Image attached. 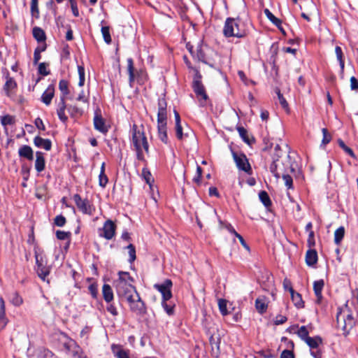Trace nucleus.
Wrapping results in <instances>:
<instances>
[{"label": "nucleus", "instance_id": "26", "mask_svg": "<svg viewBox=\"0 0 358 358\" xmlns=\"http://www.w3.org/2000/svg\"><path fill=\"white\" fill-rule=\"evenodd\" d=\"M102 294L104 300L110 303L113 300V292L111 287L108 284H104L102 287Z\"/></svg>", "mask_w": 358, "mask_h": 358}, {"label": "nucleus", "instance_id": "20", "mask_svg": "<svg viewBox=\"0 0 358 358\" xmlns=\"http://www.w3.org/2000/svg\"><path fill=\"white\" fill-rule=\"evenodd\" d=\"M16 87L17 83L15 81V80L13 78L7 76L6 81L3 85V91L5 92L6 95L8 96H10L12 90L15 89Z\"/></svg>", "mask_w": 358, "mask_h": 358}, {"label": "nucleus", "instance_id": "45", "mask_svg": "<svg viewBox=\"0 0 358 358\" xmlns=\"http://www.w3.org/2000/svg\"><path fill=\"white\" fill-rule=\"evenodd\" d=\"M275 93L278 95L279 102H280V105L282 106V107L285 109H287L288 103H287V101L285 100V99L284 98L283 95L281 94L280 90L278 88L275 89Z\"/></svg>", "mask_w": 358, "mask_h": 358}, {"label": "nucleus", "instance_id": "2", "mask_svg": "<svg viewBox=\"0 0 358 358\" xmlns=\"http://www.w3.org/2000/svg\"><path fill=\"white\" fill-rule=\"evenodd\" d=\"M118 275L119 278L114 281L113 285L119 297L127 299L137 292L131 285L133 279L128 272L120 271Z\"/></svg>", "mask_w": 358, "mask_h": 358}, {"label": "nucleus", "instance_id": "52", "mask_svg": "<svg viewBox=\"0 0 358 358\" xmlns=\"http://www.w3.org/2000/svg\"><path fill=\"white\" fill-rule=\"evenodd\" d=\"M47 64L44 62L40 63L38 65V73L43 76H48L50 74V71L47 69Z\"/></svg>", "mask_w": 358, "mask_h": 358}, {"label": "nucleus", "instance_id": "39", "mask_svg": "<svg viewBox=\"0 0 358 358\" xmlns=\"http://www.w3.org/2000/svg\"><path fill=\"white\" fill-rule=\"evenodd\" d=\"M227 301L225 299H220L218 300V307L222 315H227L229 313L227 310Z\"/></svg>", "mask_w": 358, "mask_h": 358}, {"label": "nucleus", "instance_id": "42", "mask_svg": "<svg viewBox=\"0 0 358 358\" xmlns=\"http://www.w3.org/2000/svg\"><path fill=\"white\" fill-rule=\"evenodd\" d=\"M56 236L59 240H68V245L70 243L71 232L64 231H57Z\"/></svg>", "mask_w": 358, "mask_h": 358}, {"label": "nucleus", "instance_id": "57", "mask_svg": "<svg viewBox=\"0 0 358 358\" xmlns=\"http://www.w3.org/2000/svg\"><path fill=\"white\" fill-rule=\"evenodd\" d=\"M237 131H238V134H239L240 136L243 138V140L245 142L248 143V138L247 136V130L243 127H237Z\"/></svg>", "mask_w": 358, "mask_h": 358}, {"label": "nucleus", "instance_id": "11", "mask_svg": "<svg viewBox=\"0 0 358 358\" xmlns=\"http://www.w3.org/2000/svg\"><path fill=\"white\" fill-rule=\"evenodd\" d=\"M78 208L84 214L92 215L94 212V208L91 205L88 199H83L78 194L73 197Z\"/></svg>", "mask_w": 358, "mask_h": 358}, {"label": "nucleus", "instance_id": "16", "mask_svg": "<svg viewBox=\"0 0 358 358\" xmlns=\"http://www.w3.org/2000/svg\"><path fill=\"white\" fill-rule=\"evenodd\" d=\"M55 94V87L52 85L48 87L41 96V101L46 106H49Z\"/></svg>", "mask_w": 358, "mask_h": 358}, {"label": "nucleus", "instance_id": "37", "mask_svg": "<svg viewBox=\"0 0 358 358\" xmlns=\"http://www.w3.org/2000/svg\"><path fill=\"white\" fill-rule=\"evenodd\" d=\"M59 89L64 98L69 94V83L65 80H61L59 83Z\"/></svg>", "mask_w": 358, "mask_h": 358}, {"label": "nucleus", "instance_id": "1", "mask_svg": "<svg viewBox=\"0 0 358 358\" xmlns=\"http://www.w3.org/2000/svg\"><path fill=\"white\" fill-rule=\"evenodd\" d=\"M131 132L132 136V143L136 151L137 159L138 160L143 161L144 155L143 150H144L146 153H148L149 145L144 133L143 125L138 126L136 124H134L131 127Z\"/></svg>", "mask_w": 358, "mask_h": 358}, {"label": "nucleus", "instance_id": "62", "mask_svg": "<svg viewBox=\"0 0 358 358\" xmlns=\"http://www.w3.org/2000/svg\"><path fill=\"white\" fill-rule=\"evenodd\" d=\"M34 124H35L36 127L38 129L43 130V131H44L45 129V125L43 124V120L40 117H37L35 120Z\"/></svg>", "mask_w": 358, "mask_h": 358}, {"label": "nucleus", "instance_id": "31", "mask_svg": "<svg viewBox=\"0 0 358 358\" xmlns=\"http://www.w3.org/2000/svg\"><path fill=\"white\" fill-rule=\"evenodd\" d=\"M335 53H336L337 59L339 62L341 71L343 73L344 71L345 62H344V59H343V51L340 46H336Z\"/></svg>", "mask_w": 358, "mask_h": 358}, {"label": "nucleus", "instance_id": "23", "mask_svg": "<svg viewBox=\"0 0 358 358\" xmlns=\"http://www.w3.org/2000/svg\"><path fill=\"white\" fill-rule=\"evenodd\" d=\"M20 157L27 159L28 160H32L34 159L33 150L29 145H24L21 146L18 150Z\"/></svg>", "mask_w": 358, "mask_h": 358}, {"label": "nucleus", "instance_id": "30", "mask_svg": "<svg viewBox=\"0 0 358 358\" xmlns=\"http://www.w3.org/2000/svg\"><path fill=\"white\" fill-rule=\"evenodd\" d=\"M33 36L38 42H41L45 40V34L44 31L40 27H34L33 29Z\"/></svg>", "mask_w": 358, "mask_h": 358}, {"label": "nucleus", "instance_id": "54", "mask_svg": "<svg viewBox=\"0 0 358 358\" xmlns=\"http://www.w3.org/2000/svg\"><path fill=\"white\" fill-rule=\"evenodd\" d=\"M282 179L285 182V185L287 187L288 189L292 188L293 180L290 176L288 174L282 175Z\"/></svg>", "mask_w": 358, "mask_h": 358}, {"label": "nucleus", "instance_id": "28", "mask_svg": "<svg viewBox=\"0 0 358 358\" xmlns=\"http://www.w3.org/2000/svg\"><path fill=\"white\" fill-rule=\"evenodd\" d=\"M345 235V228L341 226L338 227L334 232V243L336 245H339Z\"/></svg>", "mask_w": 358, "mask_h": 358}, {"label": "nucleus", "instance_id": "35", "mask_svg": "<svg viewBox=\"0 0 358 358\" xmlns=\"http://www.w3.org/2000/svg\"><path fill=\"white\" fill-rule=\"evenodd\" d=\"M259 198L262 203L266 206L269 207L271 205V201L268 196V194L266 191H261L259 193Z\"/></svg>", "mask_w": 358, "mask_h": 358}, {"label": "nucleus", "instance_id": "10", "mask_svg": "<svg viewBox=\"0 0 358 358\" xmlns=\"http://www.w3.org/2000/svg\"><path fill=\"white\" fill-rule=\"evenodd\" d=\"M232 156L236 165L239 170L243 171L248 174H251L252 169L245 154L232 152Z\"/></svg>", "mask_w": 358, "mask_h": 358}, {"label": "nucleus", "instance_id": "3", "mask_svg": "<svg viewBox=\"0 0 358 358\" xmlns=\"http://www.w3.org/2000/svg\"><path fill=\"white\" fill-rule=\"evenodd\" d=\"M205 320L206 322V335L208 337L212 350L214 351L215 350L218 352L220 350V336L218 333L217 326L211 320L209 321V318H206Z\"/></svg>", "mask_w": 358, "mask_h": 358}, {"label": "nucleus", "instance_id": "18", "mask_svg": "<svg viewBox=\"0 0 358 358\" xmlns=\"http://www.w3.org/2000/svg\"><path fill=\"white\" fill-rule=\"evenodd\" d=\"M324 286L323 280H319L313 282V290L316 296V302L320 303L322 299V291Z\"/></svg>", "mask_w": 358, "mask_h": 358}, {"label": "nucleus", "instance_id": "48", "mask_svg": "<svg viewBox=\"0 0 358 358\" xmlns=\"http://www.w3.org/2000/svg\"><path fill=\"white\" fill-rule=\"evenodd\" d=\"M322 134H323V138H322V144L325 145H327V143H329L331 141V136L328 133V131H327V129L326 128H323L322 129Z\"/></svg>", "mask_w": 358, "mask_h": 358}, {"label": "nucleus", "instance_id": "60", "mask_svg": "<svg viewBox=\"0 0 358 358\" xmlns=\"http://www.w3.org/2000/svg\"><path fill=\"white\" fill-rule=\"evenodd\" d=\"M287 317L281 315H278L275 317L274 320V324L275 325H279L285 323L287 321Z\"/></svg>", "mask_w": 358, "mask_h": 358}, {"label": "nucleus", "instance_id": "44", "mask_svg": "<svg viewBox=\"0 0 358 358\" xmlns=\"http://www.w3.org/2000/svg\"><path fill=\"white\" fill-rule=\"evenodd\" d=\"M78 75H79V82H78V85L80 87H82L85 84V69L83 66H78Z\"/></svg>", "mask_w": 358, "mask_h": 358}, {"label": "nucleus", "instance_id": "58", "mask_svg": "<svg viewBox=\"0 0 358 358\" xmlns=\"http://www.w3.org/2000/svg\"><path fill=\"white\" fill-rule=\"evenodd\" d=\"M162 305L163 308H164L165 311L169 314V315H172L173 313V306L171 304H168L166 303V301H162Z\"/></svg>", "mask_w": 358, "mask_h": 358}, {"label": "nucleus", "instance_id": "50", "mask_svg": "<svg viewBox=\"0 0 358 358\" xmlns=\"http://www.w3.org/2000/svg\"><path fill=\"white\" fill-rule=\"evenodd\" d=\"M31 12L33 16L38 17V1L37 0H31Z\"/></svg>", "mask_w": 358, "mask_h": 358}, {"label": "nucleus", "instance_id": "9", "mask_svg": "<svg viewBox=\"0 0 358 358\" xmlns=\"http://www.w3.org/2000/svg\"><path fill=\"white\" fill-rule=\"evenodd\" d=\"M129 304L130 309L138 315L145 313V308L144 302L141 300L138 293L134 292L132 295L125 299Z\"/></svg>", "mask_w": 358, "mask_h": 358}, {"label": "nucleus", "instance_id": "33", "mask_svg": "<svg viewBox=\"0 0 358 358\" xmlns=\"http://www.w3.org/2000/svg\"><path fill=\"white\" fill-rule=\"evenodd\" d=\"M112 349L117 358H129L128 352L120 346L113 345Z\"/></svg>", "mask_w": 358, "mask_h": 358}, {"label": "nucleus", "instance_id": "64", "mask_svg": "<svg viewBox=\"0 0 358 358\" xmlns=\"http://www.w3.org/2000/svg\"><path fill=\"white\" fill-rule=\"evenodd\" d=\"M280 358H294V357L292 352L288 350H285L281 353Z\"/></svg>", "mask_w": 358, "mask_h": 358}, {"label": "nucleus", "instance_id": "22", "mask_svg": "<svg viewBox=\"0 0 358 358\" xmlns=\"http://www.w3.org/2000/svg\"><path fill=\"white\" fill-rule=\"evenodd\" d=\"M255 308L260 314L265 313L268 308V301L266 297L257 298L255 300Z\"/></svg>", "mask_w": 358, "mask_h": 358}, {"label": "nucleus", "instance_id": "61", "mask_svg": "<svg viewBox=\"0 0 358 358\" xmlns=\"http://www.w3.org/2000/svg\"><path fill=\"white\" fill-rule=\"evenodd\" d=\"M308 245L310 248H313L315 243V238H314V232L313 231H310L308 234V238L307 241Z\"/></svg>", "mask_w": 358, "mask_h": 358}, {"label": "nucleus", "instance_id": "41", "mask_svg": "<svg viewBox=\"0 0 358 358\" xmlns=\"http://www.w3.org/2000/svg\"><path fill=\"white\" fill-rule=\"evenodd\" d=\"M166 126V112L157 113V127Z\"/></svg>", "mask_w": 358, "mask_h": 358}, {"label": "nucleus", "instance_id": "40", "mask_svg": "<svg viewBox=\"0 0 358 358\" xmlns=\"http://www.w3.org/2000/svg\"><path fill=\"white\" fill-rule=\"evenodd\" d=\"M295 333L304 341L309 337V331L306 326H301Z\"/></svg>", "mask_w": 358, "mask_h": 358}, {"label": "nucleus", "instance_id": "21", "mask_svg": "<svg viewBox=\"0 0 358 358\" xmlns=\"http://www.w3.org/2000/svg\"><path fill=\"white\" fill-rule=\"evenodd\" d=\"M317 262V253L315 250L310 249L306 254V263L309 266H314Z\"/></svg>", "mask_w": 358, "mask_h": 358}, {"label": "nucleus", "instance_id": "56", "mask_svg": "<svg viewBox=\"0 0 358 358\" xmlns=\"http://www.w3.org/2000/svg\"><path fill=\"white\" fill-rule=\"evenodd\" d=\"M186 47H187V49L190 52V54L192 55L194 59L197 61V62H199L200 61V57H199V53L201 52V50L198 49L197 50V54H196V55H195L194 54L193 50H192L193 49V46L191 45L189 43H187Z\"/></svg>", "mask_w": 358, "mask_h": 358}, {"label": "nucleus", "instance_id": "55", "mask_svg": "<svg viewBox=\"0 0 358 358\" xmlns=\"http://www.w3.org/2000/svg\"><path fill=\"white\" fill-rule=\"evenodd\" d=\"M166 101L164 98L158 100V112H166Z\"/></svg>", "mask_w": 358, "mask_h": 358}, {"label": "nucleus", "instance_id": "24", "mask_svg": "<svg viewBox=\"0 0 358 358\" xmlns=\"http://www.w3.org/2000/svg\"><path fill=\"white\" fill-rule=\"evenodd\" d=\"M35 169L38 172H41L45 169V159L41 152H36Z\"/></svg>", "mask_w": 358, "mask_h": 358}, {"label": "nucleus", "instance_id": "36", "mask_svg": "<svg viewBox=\"0 0 358 358\" xmlns=\"http://www.w3.org/2000/svg\"><path fill=\"white\" fill-rule=\"evenodd\" d=\"M1 123L3 127H6L7 125H12L15 124V117L10 115H6L3 116H1L0 117Z\"/></svg>", "mask_w": 358, "mask_h": 358}, {"label": "nucleus", "instance_id": "53", "mask_svg": "<svg viewBox=\"0 0 358 358\" xmlns=\"http://www.w3.org/2000/svg\"><path fill=\"white\" fill-rule=\"evenodd\" d=\"M108 177L105 173H100L99 176V184L101 187H105L108 183Z\"/></svg>", "mask_w": 358, "mask_h": 358}, {"label": "nucleus", "instance_id": "4", "mask_svg": "<svg viewBox=\"0 0 358 358\" xmlns=\"http://www.w3.org/2000/svg\"><path fill=\"white\" fill-rule=\"evenodd\" d=\"M336 320L338 327L347 333L352 329L355 323L352 315L347 308L337 313Z\"/></svg>", "mask_w": 358, "mask_h": 358}, {"label": "nucleus", "instance_id": "43", "mask_svg": "<svg viewBox=\"0 0 358 358\" xmlns=\"http://www.w3.org/2000/svg\"><path fill=\"white\" fill-rule=\"evenodd\" d=\"M67 110L72 117L82 115V110L76 106L69 105L67 106Z\"/></svg>", "mask_w": 358, "mask_h": 358}, {"label": "nucleus", "instance_id": "59", "mask_svg": "<svg viewBox=\"0 0 358 358\" xmlns=\"http://www.w3.org/2000/svg\"><path fill=\"white\" fill-rule=\"evenodd\" d=\"M89 291L94 299H96L98 294L97 285L95 283L91 284L89 287Z\"/></svg>", "mask_w": 358, "mask_h": 358}, {"label": "nucleus", "instance_id": "13", "mask_svg": "<svg viewBox=\"0 0 358 358\" xmlns=\"http://www.w3.org/2000/svg\"><path fill=\"white\" fill-rule=\"evenodd\" d=\"M171 286L172 282L170 280H166L162 284L155 285L154 287L162 294L164 301H168L172 296L171 292Z\"/></svg>", "mask_w": 358, "mask_h": 358}, {"label": "nucleus", "instance_id": "15", "mask_svg": "<svg viewBox=\"0 0 358 358\" xmlns=\"http://www.w3.org/2000/svg\"><path fill=\"white\" fill-rule=\"evenodd\" d=\"M94 125L96 130L103 134H106L108 130V127L105 123V120L102 118L100 112L98 110L95 111Z\"/></svg>", "mask_w": 358, "mask_h": 358}, {"label": "nucleus", "instance_id": "7", "mask_svg": "<svg viewBox=\"0 0 358 358\" xmlns=\"http://www.w3.org/2000/svg\"><path fill=\"white\" fill-rule=\"evenodd\" d=\"M127 72L129 74V83L131 87L133 86V83L135 79L137 80V82L143 85L147 79V75L143 71H140L136 73V75L134 73V61L131 58H128L127 60Z\"/></svg>", "mask_w": 358, "mask_h": 358}, {"label": "nucleus", "instance_id": "27", "mask_svg": "<svg viewBox=\"0 0 358 358\" xmlns=\"http://www.w3.org/2000/svg\"><path fill=\"white\" fill-rule=\"evenodd\" d=\"M306 343L311 348L315 349L317 348L320 344L322 343V339L319 336L315 337H308L305 341Z\"/></svg>", "mask_w": 358, "mask_h": 358}, {"label": "nucleus", "instance_id": "6", "mask_svg": "<svg viewBox=\"0 0 358 358\" xmlns=\"http://www.w3.org/2000/svg\"><path fill=\"white\" fill-rule=\"evenodd\" d=\"M36 271L38 277L43 281L50 272V266H47L46 260L42 253L35 250Z\"/></svg>", "mask_w": 358, "mask_h": 358}, {"label": "nucleus", "instance_id": "46", "mask_svg": "<svg viewBox=\"0 0 358 358\" xmlns=\"http://www.w3.org/2000/svg\"><path fill=\"white\" fill-rule=\"evenodd\" d=\"M127 250H128V253H129V262H133L136 257V250H135V247L132 245V244H129L127 247Z\"/></svg>", "mask_w": 358, "mask_h": 358}, {"label": "nucleus", "instance_id": "14", "mask_svg": "<svg viewBox=\"0 0 358 358\" xmlns=\"http://www.w3.org/2000/svg\"><path fill=\"white\" fill-rule=\"evenodd\" d=\"M64 347L74 357H78V358H80L84 355L80 346L77 345L75 341L71 338H66V341L64 343Z\"/></svg>", "mask_w": 358, "mask_h": 358}, {"label": "nucleus", "instance_id": "34", "mask_svg": "<svg viewBox=\"0 0 358 358\" xmlns=\"http://www.w3.org/2000/svg\"><path fill=\"white\" fill-rule=\"evenodd\" d=\"M158 137L164 143H168V136L166 132V126L157 127Z\"/></svg>", "mask_w": 358, "mask_h": 358}, {"label": "nucleus", "instance_id": "47", "mask_svg": "<svg viewBox=\"0 0 358 358\" xmlns=\"http://www.w3.org/2000/svg\"><path fill=\"white\" fill-rule=\"evenodd\" d=\"M338 143L339 145V146L346 152L348 153L350 156L352 157H355V154L352 151V150L351 148H350L349 147H348L347 145H345V144L344 143V142L341 140V139H338Z\"/></svg>", "mask_w": 358, "mask_h": 358}, {"label": "nucleus", "instance_id": "12", "mask_svg": "<svg viewBox=\"0 0 358 358\" xmlns=\"http://www.w3.org/2000/svg\"><path fill=\"white\" fill-rule=\"evenodd\" d=\"M115 229L116 226L115 223L112 220H108L105 222L102 229H99V235L107 240H110L115 236Z\"/></svg>", "mask_w": 358, "mask_h": 358}, {"label": "nucleus", "instance_id": "5", "mask_svg": "<svg viewBox=\"0 0 358 358\" xmlns=\"http://www.w3.org/2000/svg\"><path fill=\"white\" fill-rule=\"evenodd\" d=\"M223 33L227 37L241 38L245 36V31L240 29L239 22L234 18H227L223 29Z\"/></svg>", "mask_w": 358, "mask_h": 358}, {"label": "nucleus", "instance_id": "19", "mask_svg": "<svg viewBox=\"0 0 358 358\" xmlns=\"http://www.w3.org/2000/svg\"><path fill=\"white\" fill-rule=\"evenodd\" d=\"M34 145L40 148H43L45 150H50L52 148V142L49 139H45L40 136H36L34 139Z\"/></svg>", "mask_w": 358, "mask_h": 358}, {"label": "nucleus", "instance_id": "29", "mask_svg": "<svg viewBox=\"0 0 358 358\" xmlns=\"http://www.w3.org/2000/svg\"><path fill=\"white\" fill-rule=\"evenodd\" d=\"M264 14L267 17V18L276 27L280 28V25L282 24V21L276 17L268 8L264 9Z\"/></svg>", "mask_w": 358, "mask_h": 358}, {"label": "nucleus", "instance_id": "8", "mask_svg": "<svg viewBox=\"0 0 358 358\" xmlns=\"http://www.w3.org/2000/svg\"><path fill=\"white\" fill-rule=\"evenodd\" d=\"M184 60L188 68L190 69V72L193 75V82H192V87L194 92L197 95L198 101H200L201 100V76L199 75V69L193 68L191 66L190 62L187 59L186 56H184Z\"/></svg>", "mask_w": 358, "mask_h": 358}, {"label": "nucleus", "instance_id": "51", "mask_svg": "<svg viewBox=\"0 0 358 358\" xmlns=\"http://www.w3.org/2000/svg\"><path fill=\"white\" fill-rule=\"evenodd\" d=\"M8 322V319L6 313H0V332L6 327Z\"/></svg>", "mask_w": 358, "mask_h": 358}, {"label": "nucleus", "instance_id": "63", "mask_svg": "<svg viewBox=\"0 0 358 358\" xmlns=\"http://www.w3.org/2000/svg\"><path fill=\"white\" fill-rule=\"evenodd\" d=\"M350 88L352 90H358V80L354 76L350 78Z\"/></svg>", "mask_w": 358, "mask_h": 358}, {"label": "nucleus", "instance_id": "32", "mask_svg": "<svg viewBox=\"0 0 358 358\" xmlns=\"http://www.w3.org/2000/svg\"><path fill=\"white\" fill-rule=\"evenodd\" d=\"M10 302L15 306H20L22 304V298L17 292H13L9 297Z\"/></svg>", "mask_w": 358, "mask_h": 358}, {"label": "nucleus", "instance_id": "25", "mask_svg": "<svg viewBox=\"0 0 358 358\" xmlns=\"http://www.w3.org/2000/svg\"><path fill=\"white\" fill-rule=\"evenodd\" d=\"M289 291L291 294V298L294 306L299 308H302L303 306V301L301 294L295 292L292 287H289Z\"/></svg>", "mask_w": 358, "mask_h": 358}, {"label": "nucleus", "instance_id": "17", "mask_svg": "<svg viewBox=\"0 0 358 358\" xmlns=\"http://www.w3.org/2000/svg\"><path fill=\"white\" fill-rule=\"evenodd\" d=\"M67 108V106L65 103V100L64 96H61L60 101L58 103V107L57 109V114L58 115L59 119L62 122H66L68 120V117L65 115V110Z\"/></svg>", "mask_w": 358, "mask_h": 358}, {"label": "nucleus", "instance_id": "49", "mask_svg": "<svg viewBox=\"0 0 358 358\" xmlns=\"http://www.w3.org/2000/svg\"><path fill=\"white\" fill-rule=\"evenodd\" d=\"M66 218L62 215L56 216L54 220V224L56 226L60 227L64 226V224H66Z\"/></svg>", "mask_w": 358, "mask_h": 358}, {"label": "nucleus", "instance_id": "38", "mask_svg": "<svg viewBox=\"0 0 358 358\" xmlns=\"http://www.w3.org/2000/svg\"><path fill=\"white\" fill-rule=\"evenodd\" d=\"M101 34L103 38L104 41L107 44H110L111 43V36L110 34V28L108 26H102L101 27Z\"/></svg>", "mask_w": 358, "mask_h": 358}]
</instances>
